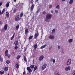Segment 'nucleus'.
Returning a JSON list of instances; mask_svg holds the SVG:
<instances>
[{
  "label": "nucleus",
  "mask_w": 75,
  "mask_h": 75,
  "mask_svg": "<svg viewBox=\"0 0 75 75\" xmlns=\"http://www.w3.org/2000/svg\"><path fill=\"white\" fill-rule=\"evenodd\" d=\"M30 67L32 69H33V68H34V65H32L30 66Z\"/></svg>",
  "instance_id": "nucleus-35"
},
{
  "label": "nucleus",
  "mask_w": 75,
  "mask_h": 75,
  "mask_svg": "<svg viewBox=\"0 0 75 75\" xmlns=\"http://www.w3.org/2000/svg\"><path fill=\"white\" fill-rule=\"evenodd\" d=\"M4 69L5 71H7L8 70V67H5Z\"/></svg>",
  "instance_id": "nucleus-31"
},
{
  "label": "nucleus",
  "mask_w": 75,
  "mask_h": 75,
  "mask_svg": "<svg viewBox=\"0 0 75 75\" xmlns=\"http://www.w3.org/2000/svg\"><path fill=\"white\" fill-rule=\"evenodd\" d=\"M23 13H22L20 15V16L22 17V16H23Z\"/></svg>",
  "instance_id": "nucleus-37"
},
{
  "label": "nucleus",
  "mask_w": 75,
  "mask_h": 75,
  "mask_svg": "<svg viewBox=\"0 0 75 75\" xmlns=\"http://www.w3.org/2000/svg\"><path fill=\"white\" fill-rule=\"evenodd\" d=\"M21 38V37L20 36H19L18 37L19 38Z\"/></svg>",
  "instance_id": "nucleus-58"
},
{
  "label": "nucleus",
  "mask_w": 75,
  "mask_h": 75,
  "mask_svg": "<svg viewBox=\"0 0 75 75\" xmlns=\"http://www.w3.org/2000/svg\"><path fill=\"white\" fill-rule=\"evenodd\" d=\"M0 61L2 62L3 61V57H1V56H0Z\"/></svg>",
  "instance_id": "nucleus-22"
},
{
  "label": "nucleus",
  "mask_w": 75,
  "mask_h": 75,
  "mask_svg": "<svg viewBox=\"0 0 75 75\" xmlns=\"http://www.w3.org/2000/svg\"><path fill=\"white\" fill-rule=\"evenodd\" d=\"M8 50H6L5 52V55L6 56H7L8 58H9L10 57V54L7 55L8 54Z\"/></svg>",
  "instance_id": "nucleus-2"
},
{
  "label": "nucleus",
  "mask_w": 75,
  "mask_h": 75,
  "mask_svg": "<svg viewBox=\"0 0 75 75\" xmlns=\"http://www.w3.org/2000/svg\"><path fill=\"white\" fill-rule=\"evenodd\" d=\"M73 75H75V70H74V71L73 72Z\"/></svg>",
  "instance_id": "nucleus-41"
},
{
  "label": "nucleus",
  "mask_w": 75,
  "mask_h": 75,
  "mask_svg": "<svg viewBox=\"0 0 75 75\" xmlns=\"http://www.w3.org/2000/svg\"><path fill=\"white\" fill-rule=\"evenodd\" d=\"M73 40L72 39H69L68 40L69 42V43L72 42Z\"/></svg>",
  "instance_id": "nucleus-21"
},
{
  "label": "nucleus",
  "mask_w": 75,
  "mask_h": 75,
  "mask_svg": "<svg viewBox=\"0 0 75 75\" xmlns=\"http://www.w3.org/2000/svg\"><path fill=\"white\" fill-rule=\"evenodd\" d=\"M56 8H57L58 10H59V5L57 6L56 7Z\"/></svg>",
  "instance_id": "nucleus-32"
},
{
  "label": "nucleus",
  "mask_w": 75,
  "mask_h": 75,
  "mask_svg": "<svg viewBox=\"0 0 75 75\" xmlns=\"http://www.w3.org/2000/svg\"><path fill=\"white\" fill-rule=\"evenodd\" d=\"M46 46H47V45H43V46H41V49H42L43 48H45V47H46Z\"/></svg>",
  "instance_id": "nucleus-19"
},
{
  "label": "nucleus",
  "mask_w": 75,
  "mask_h": 75,
  "mask_svg": "<svg viewBox=\"0 0 75 75\" xmlns=\"http://www.w3.org/2000/svg\"><path fill=\"white\" fill-rule=\"evenodd\" d=\"M4 30H7V25L6 24L5 25L4 27Z\"/></svg>",
  "instance_id": "nucleus-13"
},
{
  "label": "nucleus",
  "mask_w": 75,
  "mask_h": 75,
  "mask_svg": "<svg viewBox=\"0 0 75 75\" xmlns=\"http://www.w3.org/2000/svg\"><path fill=\"white\" fill-rule=\"evenodd\" d=\"M25 34H27L28 32V29H26L25 30Z\"/></svg>",
  "instance_id": "nucleus-17"
},
{
  "label": "nucleus",
  "mask_w": 75,
  "mask_h": 75,
  "mask_svg": "<svg viewBox=\"0 0 75 75\" xmlns=\"http://www.w3.org/2000/svg\"><path fill=\"white\" fill-rule=\"evenodd\" d=\"M27 70L28 71L30 74H31V72H32V70L30 69V67H28L27 68Z\"/></svg>",
  "instance_id": "nucleus-3"
},
{
  "label": "nucleus",
  "mask_w": 75,
  "mask_h": 75,
  "mask_svg": "<svg viewBox=\"0 0 75 75\" xmlns=\"http://www.w3.org/2000/svg\"><path fill=\"white\" fill-rule=\"evenodd\" d=\"M39 12V10H38L37 11V13H38Z\"/></svg>",
  "instance_id": "nucleus-53"
},
{
  "label": "nucleus",
  "mask_w": 75,
  "mask_h": 75,
  "mask_svg": "<svg viewBox=\"0 0 75 75\" xmlns=\"http://www.w3.org/2000/svg\"><path fill=\"white\" fill-rule=\"evenodd\" d=\"M33 36L32 35L30 36V37H29L28 38L29 40H31V39L33 38Z\"/></svg>",
  "instance_id": "nucleus-33"
},
{
  "label": "nucleus",
  "mask_w": 75,
  "mask_h": 75,
  "mask_svg": "<svg viewBox=\"0 0 75 75\" xmlns=\"http://www.w3.org/2000/svg\"><path fill=\"white\" fill-rule=\"evenodd\" d=\"M34 8V5H32L31 6V7L30 8V9L31 11L33 10V9Z\"/></svg>",
  "instance_id": "nucleus-26"
},
{
  "label": "nucleus",
  "mask_w": 75,
  "mask_h": 75,
  "mask_svg": "<svg viewBox=\"0 0 75 75\" xmlns=\"http://www.w3.org/2000/svg\"><path fill=\"white\" fill-rule=\"evenodd\" d=\"M17 48H18V47H17V46H16L15 47V50H17Z\"/></svg>",
  "instance_id": "nucleus-38"
},
{
  "label": "nucleus",
  "mask_w": 75,
  "mask_h": 75,
  "mask_svg": "<svg viewBox=\"0 0 75 75\" xmlns=\"http://www.w3.org/2000/svg\"><path fill=\"white\" fill-rule=\"evenodd\" d=\"M71 63V59H69L67 62L66 63L67 65H69Z\"/></svg>",
  "instance_id": "nucleus-4"
},
{
  "label": "nucleus",
  "mask_w": 75,
  "mask_h": 75,
  "mask_svg": "<svg viewBox=\"0 0 75 75\" xmlns=\"http://www.w3.org/2000/svg\"><path fill=\"white\" fill-rule=\"evenodd\" d=\"M47 64H45L43 65L42 68V71L44 70V69L46 68V67H47Z\"/></svg>",
  "instance_id": "nucleus-5"
},
{
  "label": "nucleus",
  "mask_w": 75,
  "mask_h": 75,
  "mask_svg": "<svg viewBox=\"0 0 75 75\" xmlns=\"http://www.w3.org/2000/svg\"><path fill=\"white\" fill-rule=\"evenodd\" d=\"M16 11V9H14L13 11V13H15Z\"/></svg>",
  "instance_id": "nucleus-48"
},
{
  "label": "nucleus",
  "mask_w": 75,
  "mask_h": 75,
  "mask_svg": "<svg viewBox=\"0 0 75 75\" xmlns=\"http://www.w3.org/2000/svg\"><path fill=\"white\" fill-rule=\"evenodd\" d=\"M25 74V71L24 70V71L23 73V75H24Z\"/></svg>",
  "instance_id": "nucleus-45"
},
{
  "label": "nucleus",
  "mask_w": 75,
  "mask_h": 75,
  "mask_svg": "<svg viewBox=\"0 0 75 75\" xmlns=\"http://www.w3.org/2000/svg\"><path fill=\"white\" fill-rule=\"evenodd\" d=\"M55 75H59V73H57Z\"/></svg>",
  "instance_id": "nucleus-49"
},
{
  "label": "nucleus",
  "mask_w": 75,
  "mask_h": 75,
  "mask_svg": "<svg viewBox=\"0 0 75 75\" xmlns=\"http://www.w3.org/2000/svg\"><path fill=\"white\" fill-rule=\"evenodd\" d=\"M43 58H44V56L42 55L39 57V60L41 61L42 59H43Z\"/></svg>",
  "instance_id": "nucleus-9"
},
{
  "label": "nucleus",
  "mask_w": 75,
  "mask_h": 75,
  "mask_svg": "<svg viewBox=\"0 0 75 75\" xmlns=\"http://www.w3.org/2000/svg\"><path fill=\"white\" fill-rule=\"evenodd\" d=\"M21 57V56L18 55L17 56V57H16V59H19V58H20Z\"/></svg>",
  "instance_id": "nucleus-25"
},
{
  "label": "nucleus",
  "mask_w": 75,
  "mask_h": 75,
  "mask_svg": "<svg viewBox=\"0 0 75 75\" xmlns=\"http://www.w3.org/2000/svg\"><path fill=\"white\" fill-rule=\"evenodd\" d=\"M14 2H16V1H17V0H14Z\"/></svg>",
  "instance_id": "nucleus-56"
},
{
  "label": "nucleus",
  "mask_w": 75,
  "mask_h": 75,
  "mask_svg": "<svg viewBox=\"0 0 75 75\" xmlns=\"http://www.w3.org/2000/svg\"><path fill=\"white\" fill-rule=\"evenodd\" d=\"M15 35V33H14L13 36L11 38V40H13V39L14 38Z\"/></svg>",
  "instance_id": "nucleus-15"
},
{
  "label": "nucleus",
  "mask_w": 75,
  "mask_h": 75,
  "mask_svg": "<svg viewBox=\"0 0 75 75\" xmlns=\"http://www.w3.org/2000/svg\"><path fill=\"white\" fill-rule=\"evenodd\" d=\"M16 66L17 69H18V68H19V66H18V63H16Z\"/></svg>",
  "instance_id": "nucleus-20"
},
{
  "label": "nucleus",
  "mask_w": 75,
  "mask_h": 75,
  "mask_svg": "<svg viewBox=\"0 0 75 75\" xmlns=\"http://www.w3.org/2000/svg\"><path fill=\"white\" fill-rule=\"evenodd\" d=\"M2 5V2L0 3V7L1 6V5Z\"/></svg>",
  "instance_id": "nucleus-46"
},
{
  "label": "nucleus",
  "mask_w": 75,
  "mask_h": 75,
  "mask_svg": "<svg viewBox=\"0 0 75 75\" xmlns=\"http://www.w3.org/2000/svg\"><path fill=\"white\" fill-rule=\"evenodd\" d=\"M30 2L31 3H33V0H32L31 1H30Z\"/></svg>",
  "instance_id": "nucleus-52"
},
{
  "label": "nucleus",
  "mask_w": 75,
  "mask_h": 75,
  "mask_svg": "<svg viewBox=\"0 0 75 75\" xmlns=\"http://www.w3.org/2000/svg\"><path fill=\"white\" fill-rule=\"evenodd\" d=\"M23 58L24 61H25V62H27V59L24 56Z\"/></svg>",
  "instance_id": "nucleus-23"
},
{
  "label": "nucleus",
  "mask_w": 75,
  "mask_h": 75,
  "mask_svg": "<svg viewBox=\"0 0 75 75\" xmlns=\"http://www.w3.org/2000/svg\"><path fill=\"white\" fill-rule=\"evenodd\" d=\"M62 54H64V52L63 51L62 52Z\"/></svg>",
  "instance_id": "nucleus-59"
},
{
  "label": "nucleus",
  "mask_w": 75,
  "mask_h": 75,
  "mask_svg": "<svg viewBox=\"0 0 75 75\" xmlns=\"http://www.w3.org/2000/svg\"><path fill=\"white\" fill-rule=\"evenodd\" d=\"M10 61L9 60H8L6 61V63L8 64H10Z\"/></svg>",
  "instance_id": "nucleus-36"
},
{
  "label": "nucleus",
  "mask_w": 75,
  "mask_h": 75,
  "mask_svg": "<svg viewBox=\"0 0 75 75\" xmlns=\"http://www.w3.org/2000/svg\"><path fill=\"white\" fill-rule=\"evenodd\" d=\"M49 38L50 39H51V40H53L54 38V36L52 35H50L49 37Z\"/></svg>",
  "instance_id": "nucleus-7"
},
{
  "label": "nucleus",
  "mask_w": 75,
  "mask_h": 75,
  "mask_svg": "<svg viewBox=\"0 0 75 75\" xmlns=\"http://www.w3.org/2000/svg\"><path fill=\"white\" fill-rule=\"evenodd\" d=\"M55 12L56 13H58V11L57 10H55Z\"/></svg>",
  "instance_id": "nucleus-39"
},
{
  "label": "nucleus",
  "mask_w": 75,
  "mask_h": 75,
  "mask_svg": "<svg viewBox=\"0 0 75 75\" xmlns=\"http://www.w3.org/2000/svg\"><path fill=\"white\" fill-rule=\"evenodd\" d=\"M1 15V11H0V16Z\"/></svg>",
  "instance_id": "nucleus-57"
},
{
  "label": "nucleus",
  "mask_w": 75,
  "mask_h": 75,
  "mask_svg": "<svg viewBox=\"0 0 75 75\" xmlns=\"http://www.w3.org/2000/svg\"><path fill=\"white\" fill-rule=\"evenodd\" d=\"M4 11H5V9L4 8L2 11V12L1 13V14H3L4 13Z\"/></svg>",
  "instance_id": "nucleus-29"
},
{
  "label": "nucleus",
  "mask_w": 75,
  "mask_h": 75,
  "mask_svg": "<svg viewBox=\"0 0 75 75\" xmlns=\"http://www.w3.org/2000/svg\"><path fill=\"white\" fill-rule=\"evenodd\" d=\"M9 5H10V4H9V3H7L6 4V7L7 8H8V7H9Z\"/></svg>",
  "instance_id": "nucleus-24"
},
{
  "label": "nucleus",
  "mask_w": 75,
  "mask_h": 75,
  "mask_svg": "<svg viewBox=\"0 0 75 75\" xmlns=\"http://www.w3.org/2000/svg\"><path fill=\"white\" fill-rule=\"evenodd\" d=\"M6 16L8 18L9 17V16H10V14H9V13H8V12H7L6 13Z\"/></svg>",
  "instance_id": "nucleus-11"
},
{
  "label": "nucleus",
  "mask_w": 75,
  "mask_h": 75,
  "mask_svg": "<svg viewBox=\"0 0 75 75\" xmlns=\"http://www.w3.org/2000/svg\"><path fill=\"white\" fill-rule=\"evenodd\" d=\"M37 69V66H36L34 68V71H35V70H36Z\"/></svg>",
  "instance_id": "nucleus-30"
},
{
  "label": "nucleus",
  "mask_w": 75,
  "mask_h": 75,
  "mask_svg": "<svg viewBox=\"0 0 75 75\" xmlns=\"http://www.w3.org/2000/svg\"><path fill=\"white\" fill-rule=\"evenodd\" d=\"M55 29H53L52 31V34H55Z\"/></svg>",
  "instance_id": "nucleus-18"
},
{
  "label": "nucleus",
  "mask_w": 75,
  "mask_h": 75,
  "mask_svg": "<svg viewBox=\"0 0 75 75\" xmlns=\"http://www.w3.org/2000/svg\"><path fill=\"white\" fill-rule=\"evenodd\" d=\"M38 0H36L35 1V3H37V2H38Z\"/></svg>",
  "instance_id": "nucleus-51"
},
{
  "label": "nucleus",
  "mask_w": 75,
  "mask_h": 75,
  "mask_svg": "<svg viewBox=\"0 0 75 75\" xmlns=\"http://www.w3.org/2000/svg\"><path fill=\"white\" fill-rule=\"evenodd\" d=\"M26 50H27V48H25V49H24V52H25V51H26Z\"/></svg>",
  "instance_id": "nucleus-50"
},
{
  "label": "nucleus",
  "mask_w": 75,
  "mask_h": 75,
  "mask_svg": "<svg viewBox=\"0 0 75 75\" xmlns=\"http://www.w3.org/2000/svg\"><path fill=\"white\" fill-rule=\"evenodd\" d=\"M39 35V33H38V32L37 33H35L34 35V38L35 39H36L37 38V37H38V35Z\"/></svg>",
  "instance_id": "nucleus-6"
},
{
  "label": "nucleus",
  "mask_w": 75,
  "mask_h": 75,
  "mask_svg": "<svg viewBox=\"0 0 75 75\" xmlns=\"http://www.w3.org/2000/svg\"><path fill=\"white\" fill-rule=\"evenodd\" d=\"M19 18V15H17L15 17V21H17L18 19Z\"/></svg>",
  "instance_id": "nucleus-10"
},
{
  "label": "nucleus",
  "mask_w": 75,
  "mask_h": 75,
  "mask_svg": "<svg viewBox=\"0 0 75 75\" xmlns=\"http://www.w3.org/2000/svg\"><path fill=\"white\" fill-rule=\"evenodd\" d=\"M51 11V12L52 13L54 12V11Z\"/></svg>",
  "instance_id": "nucleus-54"
},
{
  "label": "nucleus",
  "mask_w": 75,
  "mask_h": 75,
  "mask_svg": "<svg viewBox=\"0 0 75 75\" xmlns=\"http://www.w3.org/2000/svg\"><path fill=\"white\" fill-rule=\"evenodd\" d=\"M52 6L51 5H50L49 6L50 8H52Z\"/></svg>",
  "instance_id": "nucleus-40"
},
{
  "label": "nucleus",
  "mask_w": 75,
  "mask_h": 75,
  "mask_svg": "<svg viewBox=\"0 0 75 75\" xmlns=\"http://www.w3.org/2000/svg\"><path fill=\"white\" fill-rule=\"evenodd\" d=\"M62 1H65V0H62Z\"/></svg>",
  "instance_id": "nucleus-55"
},
{
  "label": "nucleus",
  "mask_w": 75,
  "mask_h": 75,
  "mask_svg": "<svg viewBox=\"0 0 75 75\" xmlns=\"http://www.w3.org/2000/svg\"><path fill=\"white\" fill-rule=\"evenodd\" d=\"M52 59L53 62V63H55V59H51V60H52Z\"/></svg>",
  "instance_id": "nucleus-34"
},
{
  "label": "nucleus",
  "mask_w": 75,
  "mask_h": 75,
  "mask_svg": "<svg viewBox=\"0 0 75 75\" xmlns=\"http://www.w3.org/2000/svg\"><path fill=\"white\" fill-rule=\"evenodd\" d=\"M52 47V46H51L49 48V50H51V49Z\"/></svg>",
  "instance_id": "nucleus-47"
},
{
  "label": "nucleus",
  "mask_w": 75,
  "mask_h": 75,
  "mask_svg": "<svg viewBox=\"0 0 75 75\" xmlns=\"http://www.w3.org/2000/svg\"><path fill=\"white\" fill-rule=\"evenodd\" d=\"M14 44L15 45H17L18 44V41H16L15 42Z\"/></svg>",
  "instance_id": "nucleus-14"
},
{
  "label": "nucleus",
  "mask_w": 75,
  "mask_h": 75,
  "mask_svg": "<svg viewBox=\"0 0 75 75\" xmlns=\"http://www.w3.org/2000/svg\"><path fill=\"white\" fill-rule=\"evenodd\" d=\"M0 73L1 75H3V74H4V71H0Z\"/></svg>",
  "instance_id": "nucleus-28"
},
{
  "label": "nucleus",
  "mask_w": 75,
  "mask_h": 75,
  "mask_svg": "<svg viewBox=\"0 0 75 75\" xmlns=\"http://www.w3.org/2000/svg\"><path fill=\"white\" fill-rule=\"evenodd\" d=\"M52 15L51 14H47L46 16V18L45 19V21H48V20L51 19Z\"/></svg>",
  "instance_id": "nucleus-1"
},
{
  "label": "nucleus",
  "mask_w": 75,
  "mask_h": 75,
  "mask_svg": "<svg viewBox=\"0 0 75 75\" xmlns=\"http://www.w3.org/2000/svg\"><path fill=\"white\" fill-rule=\"evenodd\" d=\"M70 69H71V68H70V67H67L65 68V70L66 71H69Z\"/></svg>",
  "instance_id": "nucleus-8"
},
{
  "label": "nucleus",
  "mask_w": 75,
  "mask_h": 75,
  "mask_svg": "<svg viewBox=\"0 0 75 75\" xmlns=\"http://www.w3.org/2000/svg\"><path fill=\"white\" fill-rule=\"evenodd\" d=\"M42 13L43 14H45L46 13V12H45V11H43L42 12Z\"/></svg>",
  "instance_id": "nucleus-43"
},
{
  "label": "nucleus",
  "mask_w": 75,
  "mask_h": 75,
  "mask_svg": "<svg viewBox=\"0 0 75 75\" xmlns=\"http://www.w3.org/2000/svg\"><path fill=\"white\" fill-rule=\"evenodd\" d=\"M3 24V21H0V24L1 25Z\"/></svg>",
  "instance_id": "nucleus-42"
},
{
  "label": "nucleus",
  "mask_w": 75,
  "mask_h": 75,
  "mask_svg": "<svg viewBox=\"0 0 75 75\" xmlns=\"http://www.w3.org/2000/svg\"><path fill=\"white\" fill-rule=\"evenodd\" d=\"M34 50H35L36 49H37V45H35L34 46Z\"/></svg>",
  "instance_id": "nucleus-27"
},
{
  "label": "nucleus",
  "mask_w": 75,
  "mask_h": 75,
  "mask_svg": "<svg viewBox=\"0 0 75 75\" xmlns=\"http://www.w3.org/2000/svg\"><path fill=\"white\" fill-rule=\"evenodd\" d=\"M58 50H59L60 49V46H58Z\"/></svg>",
  "instance_id": "nucleus-44"
},
{
  "label": "nucleus",
  "mask_w": 75,
  "mask_h": 75,
  "mask_svg": "<svg viewBox=\"0 0 75 75\" xmlns=\"http://www.w3.org/2000/svg\"><path fill=\"white\" fill-rule=\"evenodd\" d=\"M19 28V25H16V30H18Z\"/></svg>",
  "instance_id": "nucleus-16"
},
{
  "label": "nucleus",
  "mask_w": 75,
  "mask_h": 75,
  "mask_svg": "<svg viewBox=\"0 0 75 75\" xmlns=\"http://www.w3.org/2000/svg\"><path fill=\"white\" fill-rule=\"evenodd\" d=\"M74 3V0H70L69 1V4H72Z\"/></svg>",
  "instance_id": "nucleus-12"
}]
</instances>
